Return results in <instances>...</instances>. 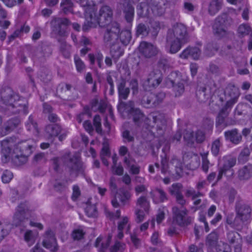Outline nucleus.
<instances>
[{"label": "nucleus", "instance_id": "15", "mask_svg": "<svg viewBox=\"0 0 252 252\" xmlns=\"http://www.w3.org/2000/svg\"><path fill=\"white\" fill-rule=\"evenodd\" d=\"M118 7L122 9L126 22L131 25L134 17V7L131 2L128 0H122L118 3Z\"/></svg>", "mask_w": 252, "mask_h": 252}, {"label": "nucleus", "instance_id": "57", "mask_svg": "<svg viewBox=\"0 0 252 252\" xmlns=\"http://www.w3.org/2000/svg\"><path fill=\"white\" fill-rule=\"evenodd\" d=\"M54 189L57 191H63L67 188V181L62 182L59 180H55L53 183Z\"/></svg>", "mask_w": 252, "mask_h": 252}, {"label": "nucleus", "instance_id": "29", "mask_svg": "<svg viewBox=\"0 0 252 252\" xmlns=\"http://www.w3.org/2000/svg\"><path fill=\"white\" fill-rule=\"evenodd\" d=\"M150 194L156 204L162 203L168 199L166 193L161 189H155L150 192Z\"/></svg>", "mask_w": 252, "mask_h": 252}, {"label": "nucleus", "instance_id": "55", "mask_svg": "<svg viewBox=\"0 0 252 252\" xmlns=\"http://www.w3.org/2000/svg\"><path fill=\"white\" fill-rule=\"evenodd\" d=\"M250 154V149L248 147L244 148L239 155V162L242 163H244L247 161L249 158Z\"/></svg>", "mask_w": 252, "mask_h": 252}, {"label": "nucleus", "instance_id": "13", "mask_svg": "<svg viewBox=\"0 0 252 252\" xmlns=\"http://www.w3.org/2000/svg\"><path fill=\"white\" fill-rule=\"evenodd\" d=\"M230 18L226 14L218 16L215 20L213 25L214 32L215 34L223 37L227 33V27L230 25Z\"/></svg>", "mask_w": 252, "mask_h": 252}, {"label": "nucleus", "instance_id": "45", "mask_svg": "<svg viewBox=\"0 0 252 252\" xmlns=\"http://www.w3.org/2000/svg\"><path fill=\"white\" fill-rule=\"evenodd\" d=\"M26 126L27 129L32 131L33 134H36L39 132L37 124L32 115L29 116L28 120L26 122Z\"/></svg>", "mask_w": 252, "mask_h": 252}, {"label": "nucleus", "instance_id": "38", "mask_svg": "<svg viewBox=\"0 0 252 252\" xmlns=\"http://www.w3.org/2000/svg\"><path fill=\"white\" fill-rule=\"evenodd\" d=\"M150 32V28L149 26L144 23H141L137 25L136 28V35L137 36H141L145 37L149 35Z\"/></svg>", "mask_w": 252, "mask_h": 252}, {"label": "nucleus", "instance_id": "59", "mask_svg": "<svg viewBox=\"0 0 252 252\" xmlns=\"http://www.w3.org/2000/svg\"><path fill=\"white\" fill-rule=\"evenodd\" d=\"M206 134L203 130H197L194 134L195 142L198 144L203 142L206 139Z\"/></svg>", "mask_w": 252, "mask_h": 252}, {"label": "nucleus", "instance_id": "32", "mask_svg": "<svg viewBox=\"0 0 252 252\" xmlns=\"http://www.w3.org/2000/svg\"><path fill=\"white\" fill-rule=\"evenodd\" d=\"M119 101L118 110L123 113H126L128 116L131 115L137 108L135 107L134 103L132 101L125 102L123 101L122 100Z\"/></svg>", "mask_w": 252, "mask_h": 252}, {"label": "nucleus", "instance_id": "35", "mask_svg": "<svg viewBox=\"0 0 252 252\" xmlns=\"http://www.w3.org/2000/svg\"><path fill=\"white\" fill-rule=\"evenodd\" d=\"M252 176V164H248L239 170L238 177L241 181L247 180Z\"/></svg>", "mask_w": 252, "mask_h": 252}, {"label": "nucleus", "instance_id": "52", "mask_svg": "<svg viewBox=\"0 0 252 252\" xmlns=\"http://www.w3.org/2000/svg\"><path fill=\"white\" fill-rule=\"evenodd\" d=\"M38 77L42 81L45 83H48L51 79L50 72L46 68L41 69L38 74Z\"/></svg>", "mask_w": 252, "mask_h": 252}, {"label": "nucleus", "instance_id": "44", "mask_svg": "<svg viewBox=\"0 0 252 252\" xmlns=\"http://www.w3.org/2000/svg\"><path fill=\"white\" fill-rule=\"evenodd\" d=\"M222 2L220 0H213L210 3L208 11L210 15H214L221 8Z\"/></svg>", "mask_w": 252, "mask_h": 252}, {"label": "nucleus", "instance_id": "25", "mask_svg": "<svg viewBox=\"0 0 252 252\" xmlns=\"http://www.w3.org/2000/svg\"><path fill=\"white\" fill-rule=\"evenodd\" d=\"M225 140L235 145L239 144L242 140V136L237 128H233L224 132Z\"/></svg>", "mask_w": 252, "mask_h": 252}, {"label": "nucleus", "instance_id": "56", "mask_svg": "<svg viewBox=\"0 0 252 252\" xmlns=\"http://www.w3.org/2000/svg\"><path fill=\"white\" fill-rule=\"evenodd\" d=\"M150 32L152 38H155L160 29L159 23L158 21H154L151 23Z\"/></svg>", "mask_w": 252, "mask_h": 252}, {"label": "nucleus", "instance_id": "28", "mask_svg": "<svg viewBox=\"0 0 252 252\" xmlns=\"http://www.w3.org/2000/svg\"><path fill=\"white\" fill-rule=\"evenodd\" d=\"M219 235L215 231L208 234L206 238L205 245L209 252L216 249L218 245Z\"/></svg>", "mask_w": 252, "mask_h": 252}, {"label": "nucleus", "instance_id": "36", "mask_svg": "<svg viewBox=\"0 0 252 252\" xmlns=\"http://www.w3.org/2000/svg\"><path fill=\"white\" fill-rule=\"evenodd\" d=\"M112 237L109 236L106 239L102 240V237H98L95 240L94 246L98 248L99 252H104L110 244Z\"/></svg>", "mask_w": 252, "mask_h": 252}, {"label": "nucleus", "instance_id": "34", "mask_svg": "<svg viewBox=\"0 0 252 252\" xmlns=\"http://www.w3.org/2000/svg\"><path fill=\"white\" fill-rule=\"evenodd\" d=\"M78 2L83 7L84 13H94L97 10L96 5L94 0H78Z\"/></svg>", "mask_w": 252, "mask_h": 252}, {"label": "nucleus", "instance_id": "37", "mask_svg": "<svg viewBox=\"0 0 252 252\" xmlns=\"http://www.w3.org/2000/svg\"><path fill=\"white\" fill-rule=\"evenodd\" d=\"M61 130V128L59 125H48L45 129L46 135L48 138L57 136Z\"/></svg>", "mask_w": 252, "mask_h": 252}, {"label": "nucleus", "instance_id": "51", "mask_svg": "<svg viewBox=\"0 0 252 252\" xmlns=\"http://www.w3.org/2000/svg\"><path fill=\"white\" fill-rule=\"evenodd\" d=\"M184 139L188 146H192L195 141L194 133L192 131H187L184 134Z\"/></svg>", "mask_w": 252, "mask_h": 252}, {"label": "nucleus", "instance_id": "24", "mask_svg": "<svg viewBox=\"0 0 252 252\" xmlns=\"http://www.w3.org/2000/svg\"><path fill=\"white\" fill-rule=\"evenodd\" d=\"M20 120L18 118L9 119L5 124V126L0 128V136L6 135L17 127L20 124Z\"/></svg>", "mask_w": 252, "mask_h": 252}, {"label": "nucleus", "instance_id": "1", "mask_svg": "<svg viewBox=\"0 0 252 252\" xmlns=\"http://www.w3.org/2000/svg\"><path fill=\"white\" fill-rule=\"evenodd\" d=\"M0 101L7 106L8 114L28 113V102L26 98L20 96L9 87L0 90Z\"/></svg>", "mask_w": 252, "mask_h": 252}, {"label": "nucleus", "instance_id": "58", "mask_svg": "<svg viewBox=\"0 0 252 252\" xmlns=\"http://www.w3.org/2000/svg\"><path fill=\"white\" fill-rule=\"evenodd\" d=\"M54 25L53 31L55 32L59 35L62 37L66 36V28L57 24H52Z\"/></svg>", "mask_w": 252, "mask_h": 252}, {"label": "nucleus", "instance_id": "41", "mask_svg": "<svg viewBox=\"0 0 252 252\" xmlns=\"http://www.w3.org/2000/svg\"><path fill=\"white\" fill-rule=\"evenodd\" d=\"M226 239L231 245H235L237 243H243L241 235L234 231H229L227 233Z\"/></svg>", "mask_w": 252, "mask_h": 252}, {"label": "nucleus", "instance_id": "47", "mask_svg": "<svg viewBox=\"0 0 252 252\" xmlns=\"http://www.w3.org/2000/svg\"><path fill=\"white\" fill-rule=\"evenodd\" d=\"M117 196L123 205H126L131 197V194L129 191L125 189L120 190L117 193Z\"/></svg>", "mask_w": 252, "mask_h": 252}, {"label": "nucleus", "instance_id": "7", "mask_svg": "<svg viewBox=\"0 0 252 252\" xmlns=\"http://www.w3.org/2000/svg\"><path fill=\"white\" fill-rule=\"evenodd\" d=\"M62 159L68 169L71 176L77 177L79 175L85 176V166L76 155L71 156L70 153L65 154Z\"/></svg>", "mask_w": 252, "mask_h": 252}, {"label": "nucleus", "instance_id": "33", "mask_svg": "<svg viewBox=\"0 0 252 252\" xmlns=\"http://www.w3.org/2000/svg\"><path fill=\"white\" fill-rule=\"evenodd\" d=\"M137 12L138 15L140 17H150L152 12L151 10V2L148 0V3L141 2L137 6Z\"/></svg>", "mask_w": 252, "mask_h": 252}, {"label": "nucleus", "instance_id": "16", "mask_svg": "<svg viewBox=\"0 0 252 252\" xmlns=\"http://www.w3.org/2000/svg\"><path fill=\"white\" fill-rule=\"evenodd\" d=\"M162 81V74L160 71H152L143 83V87L146 91H151L156 88Z\"/></svg>", "mask_w": 252, "mask_h": 252}, {"label": "nucleus", "instance_id": "10", "mask_svg": "<svg viewBox=\"0 0 252 252\" xmlns=\"http://www.w3.org/2000/svg\"><path fill=\"white\" fill-rule=\"evenodd\" d=\"M165 97V94L158 92L157 94L146 93L141 100V104L147 108H155L162 102Z\"/></svg>", "mask_w": 252, "mask_h": 252}, {"label": "nucleus", "instance_id": "2", "mask_svg": "<svg viewBox=\"0 0 252 252\" xmlns=\"http://www.w3.org/2000/svg\"><path fill=\"white\" fill-rule=\"evenodd\" d=\"M188 39L187 27L182 23H177L167 31L166 46L169 53L175 54L188 42Z\"/></svg>", "mask_w": 252, "mask_h": 252}, {"label": "nucleus", "instance_id": "50", "mask_svg": "<svg viewBox=\"0 0 252 252\" xmlns=\"http://www.w3.org/2000/svg\"><path fill=\"white\" fill-rule=\"evenodd\" d=\"M88 57L91 64H94L95 60H96L99 68H102L103 56L101 53H97L96 54L95 57L93 54H90L88 55Z\"/></svg>", "mask_w": 252, "mask_h": 252}, {"label": "nucleus", "instance_id": "20", "mask_svg": "<svg viewBox=\"0 0 252 252\" xmlns=\"http://www.w3.org/2000/svg\"><path fill=\"white\" fill-rule=\"evenodd\" d=\"M43 245L52 252H56L58 250V246L55 233L51 229H48L46 231L43 241Z\"/></svg>", "mask_w": 252, "mask_h": 252}, {"label": "nucleus", "instance_id": "21", "mask_svg": "<svg viewBox=\"0 0 252 252\" xmlns=\"http://www.w3.org/2000/svg\"><path fill=\"white\" fill-rule=\"evenodd\" d=\"M213 92L211 87L208 85L198 86L196 91L197 99L200 103H205L211 98Z\"/></svg>", "mask_w": 252, "mask_h": 252}, {"label": "nucleus", "instance_id": "11", "mask_svg": "<svg viewBox=\"0 0 252 252\" xmlns=\"http://www.w3.org/2000/svg\"><path fill=\"white\" fill-rule=\"evenodd\" d=\"M106 29L103 34V41L107 45H110L118 42V34L120 32V24L115 21L106 26Z\"/></svg>", "mask_w": 252, "mask_h": 252}, {"label": "nucleus", "instance_id": "40", "mask_svg": "<svg viewBox=\"0 0 252 252\" xmlns=\"http://www.w3.org/2000/svg\"><path fill=\"white\" fill-rule=\"evenodd\" d=\"M184 80L179 82L178 80L171 81L172 85L173 91L176 96H179L184 92Z\"/></svg>", "mask_w": 252, "mask_h": 252}, {"label": "nucleus", "instance_id": "27", "mask_svg": "<svg viewBox=\"0 0 252 252\" xmlns=\"http://www.w3.org/2000/svg\"><path fill=\"white\" fill-rule=\"evenodd\" d=\"M52 53L51 48L46 45L37 47L34 51L33 57L37 59L42 60L48 57Z\"/></svg>", "mask_w": 252, "mask_h": 252}, {"label": "nucleus", "instance_id": "43", "mask_svg": "<svg viewBox=\"0 0 252 252\" xmlns=\"http://www.w3.org/2000/svg\"><path fill=\"white\" fill-rule=\"evenodd\" d=\"M58 41L60 44V51L65 58H68L70 57L71 46L67 44L65 40L62 38H59Z\"/></svg>", "mask_w": 252, "mask_h": 252}, {"label": "nucleus", "instance_id": "4", "mask_svg": "<svg viewBox=\"0 0 252 252\" xmlns=\"http://www.w3.org/2000/svg\"><path fill=\"white\" fill-rule=\"evenodd\" d=\"M0 143L5 162L7 161V158H11L12 162L16 166H21L27 162L28 157L23 155L21 153L11 151L10 147L14 143V140L12 137H7L1 141Z\"/></svg>", "mask_w": 252, "mask_h": 252}, {"label": "nucleus", "instance_id": "31", "mask_svg": "<svg viewBox=\"0 0 252 252\" xmlns=\"http://www.w3.org/2000/svg\"><path fill=\"white\" fill-rule=\"evenodd\" d=\"M201 51L197 47H188L180 54V57L182 59H187L189 57L194 60H197L200 57Z\"/></svg>", "mask_w": 252, "mask_h": 252}, {"label": "nucleus", "instance_id": "8", "mask_svg": "<svg viewBox=\"0 0 252 252\" xmlns=\"http://www.w3.org/2000/svg\"><path fill=\"white\" fill-rule=\"evenodd\" d=\"M240 95L239 89L232 84H229L224 92L216 97V102L220 101L221 104L226 101L225 104L233 106L237 101Z\"/></svg>", "mask_w": 252, "mask_h": 252}, {"label": "nucleus", "instance_id": "17", "mask_svg": "<svg viewBox=\"0 0 252 252\" xmlns=\"http://www.w3.org/2000/svg\"><path fill=\"white\" fill-rule=\"evenodd\" d=\"M237 217L242 221H245L251 218V209L240 198H238L235 204Z\"/></svg>", "mask_w": 252, "mask_h": 252}, {"label": "nucleus", "instance_id": "3", "mask_svg": "<svg viewBox=\"0 0 252 252\" xmlns=\"http://www.w3.org/2000/svg\"><path fill=\"white\" fill-rule=\"evenodd\" d=\"M30 217L29 204L20 203L17 207L13 218L12 224L7 219L0 220V241L7 236L12 228V225L26 227Z\"/></svg>", "mask_w": 252, "mask_h": 252}, {"label": "nucleus", "instance_id": "53", "mask_svg": "<svg viewBox=\"0 0 252 252\" xmlns=\"http://www.w3.org/2000/svg\"><path fill=\"white\" fill-rule=\"evenodd\" d=\"M183 186L181 183H174L169 189V192L172 195L176 196L182 193Z\"/></svg>", "mask_w": 252, "mask_h": 252}, {"label": "nucleus", "instance_id": "18", "mask_svg": "<svg viewBox=\"0 0 252 252\" xmlns=\"http://www.w3.org/2000/svg\"><path fill=\"white\" fill-rule=\"evenodd\" d=\"M232 107L233 106L225 104L220 109L216 118V123L217 126L223 125L224 126H227L229 125H233L235 124V121L234 120H231V122L225 121Z\"/></svg>", "mask_w": 252, "mask_h": 252}, {"label": "nucleus", "instance_id": "54", "mask_svg": "<svg viewBox=\"0 0 252 252\" xmlns=\"http://www.w3.org/2000/svg\"><path fill=\"white\" fill-rule=\"evenodd\" d=\"M35 238V234L32 230H27L24 234V240L29 246L34 243Z\"/></svg>", "mask_w": 252, "mask_h": 252}, {"label": "nucleus", "instance_id": "39", "mask_svg": "<svg viewBox=\"0 0 252 252\" xmlns=\"http://www.w3.org/2000/svg\"><path fill=\"white\" fill-rule=\"evenodd\" d=\"M110 53L114 58L118 59L124 54V49L121 47L120 43L118 41L110 45Z\"/></svg>", "mask_w": 252, "mask_h": 252}, {"label": "nucleus", "instance_id": "60", "mask_svg": "<svg viewBox=\"0 0 252 252\" xmlns=\"http://www.w3.org/2000/svg\"><path fill=\"white\" fill-rule=\"evenodd\" d=\"M137 204L139 205L142 208H143L145 211L147 212L149 210L150 204L145 196L140 197L137 201Z\"/></svg>", "mask_w": 252, "mask_h": 252}, {"label": "nucleus", "instance_id": "49", "mask_svg": "<svg viewBox=\"0 0 252 252\" xmlns=\"http://www.w3.org/2000/svg\"><path fill=\"white\" fill-rule=\"evenodd\" d=\"M61 7L63 12L66 14L72 12L73 3L71 0H62Z\"/></svg>", "mask_w": 252, "mask_h": 252}, {"label": "nucleus", "instance_id": "30", "mask_svg": "<svg viewBox=\"0 0 252 252\" xmlns=\"http://www.w3.org/2000/svg\"><path fill=\"white\" fill-rule=\"evenodd\" d=\"M95 13H84L86 21L84 22L82 26V30L85 32H88L91 28H96L98 25L96 20L95 19L94 15Z\"/></svg>", "mask_w": 252, "mask_h": 252}, {"label": "nucleus", "instance_id": "14", "mask_svg": "<svg viewBox=\"0 0 252 252\" xmlns=\"http://www.w3.org/2000/svg\"><path fill=\"white\" fill-rule=\"evenodd\" d=\"M222 166L219 169L217 180H220L223 175L226 176L229 178L233 177L234 171L232 168L236 162V159L231 157H224L223 158Z\"/></svg>", "mask_w": 252, "mask_h": 252}, {"label": "nucleus", "instance_id": "46", "mask_svg": "<svg viewBox=\"0 0 252 252\" xmlns=\"http://www.w3.org/2000/svg\"><path fill=\"white\" fill-rule=\"evenodd\" d=\"M119 38L121 43L126 46L130 42L131 34L129 30H123L119 33Z\"/></svg>", "mask_w": 252, "mask_h": 252}, {"label": "nucleus", "instance_id": "26", "mask_svg": "<svg viewBox=\"0 0 252 252\" xmlns=\"http://www.w3.org/2000/svg\"><path fill=\"white\" fill-rule=\"evenodd\" d=\"M117 86L119 95V101L126 100L130 93V89L126 86V81L121 78L117 82Z\"/></svg>", "mask_w": 252, "mask_h": 252}, {"label": "nucleus", "instance_id": "6", "mask_svg": "<svg viewBox=\"0 0 252 252\" xmlns=\"http://www.w3.org/2000/svg\"><path fill=\"white\" fill-rule=\"evenodd\" d=\"M147 123L151 127L155 136L159 137L163 134L166 124L164 114L158 112L151 113L147 117Z\"/></svg>", "mask_w": 252, "mask_h": 252}, {"label": "nucleus", "instance_id": "23", "mask_svg": "<svg viewBox=\"0 0 252 252\" xmlns=\"http://www.w3.org/2000/svg\"><path fill=\"white\" fill-rule=\"evenodd\" d=\"M151 2V10L154 16H162L165 11L166 0H158L154 1L150 0Z\"/></svg>", "mask_w": 252, "mask_h": 252}, {"label": "nucleus", "instance_id": "42", "mask_svg": "<svg viewBox=\"0 0 252 252\" xmlns=\"http://www.w3.org/2000/svg\"><path fill=\"white\" fill-rule=\"evenodd\" d=\"M219 48V46L217 42H209L205 46L204 53L206 56L211 57L215 55V53L218 51Z\"/></svg>", "mask_w": 252, "mask_h": 252}, {"label": "nucleus", "instance_id": "63", "mask_svg": "<svg viewBox=\"0 0 252 252\" xmlns=\"http://www.w3.org/2000/svg\"><path fill=\"white\" fill-rule=\"evenodd\" d=\"M238 32L240 35L244 36L250 33L251 32V29L249 25L247 24H242L239 27Z\"/></svg>", "mask_w": 252, "mask_h": 252}, {"label": "nucleus", "instance_id": "12", "mask_svg": "<svg viewBox=\"0 0 252 252\" xmlns=\"http://www.w3.org/2000/svg\"><path fill=\"white\" fill-rule=\"evenodd\" d=\"M113 15V11L111 7L104 5L100 8L98 15L96 16L95 13L94 16L100 27H105L112 22Z\"/></svg>", "mask_w": 252, "mask_h": 252}, {"label": "nucleus", "instance_id": "62", "mask_svg": "<svg viewBox=\"0 0 252 252\" xmlns=\"http://www.w3.org/2000/svg\"><path fill=\"white\" fill-rule=\"evenodd\" d=\"M87 115L88 118H90L91 116L90 108L87 106L84 107L83 111L77 116V122L81 123L85 119V117Z\"/></svg>", "mask_w": 252, "mask_h": 252}, {"label": "nucleus", "instance_id": "9", "mask_svg": "<svg viewBox=\"0 0 252 252\" xmlns=\"http://www.w3.org/2000/svg\"><path fill=\"white\" fill-rule=\"evenodd\" d=\"M161 172L164 175H174L172 170L174 168L177 177H181L183 173V168L181 162L176 158H173L170 162V165L168 164L167 159L163 158L161 160Z\"/></svg>", "mask_w": 252, "mask_h": 252}, {"label": "nucleus", "instance_id": "64", "mask_svg": "<svg viewBox=\"0 0 252 252\" xmlns=\"http://www.w3.org/2000/svg\"><path fill=\"white\" fill-rule=\"evenodd\" d=\"M51 24H57L66 28V27L70 24V21L67 18H54L51 22Z\"/></svg>", "mask_w": 252, "mask_h": 252}, {"label": "nucleus", "instance_id": "19", "mask_svg": "<svg viewBox=\"0 0 252 252\" xmlns=\"http://www.w3.org/2000/svg\"><path fill=\"white\" fill-rule=\"evenodd\" d=\"M36 142L33 140H28L18 143L13 151L22 153L29 157L32 152L33 149L36 147Z\"/></svg>", "mask_w": 252, "mask_h": 252}, {"label": "nucleus", "instance_id": "5", "mask_svg": "<svg viewBox=\"0 0 252 252\" xmlns=\"http://www.w3.org/2000/svg\"><path fill=\"white\" fill-rule=\"evenodd\" d=\"M176 197V202L181 205V209L174 206L172 208L173 218L174 220L181 226H187L190 224L192 221V218L187 216L188 210L183 206L186 204V201L182 194L178 195Z\"/></svg>", "mask_w": 252, "mask_h": 252}, {"label": "nucleus", "instance_id": "22", "mask_svg": "<svg viewBox=\"0 0 252 252\" xmlns=\"http://www.w3.org/2000/svg\"><path fill=\"white\" fill-rule=\"evenodd\" d=\"M140 53L146 58H151L157 55V48L152 43L142 41L139 46Z\"/></svg>", "mask_w": 252, "mask_h": 252}, {"label": "nucleus", "instance_id": "48", "mask_svg": "<svg viewBox=\"0 0 252 252\" xmlns=\"http://www.w3.org/2000/svg\"><path fill=\"white\" fill-rule=\"evenodd\" d=\"M130 116H132L134 122L137 126H140L145 119L144 114L139 108H136Z\"/></svg>", "mask_w": 252, "mask_h": 252}, {"label": "nucleus", "instance_id": "61", "mask_svg": "<svg viewBox=\"0 0 252 252\" xmlns=\"http://www.w3.org/2000/svg\"><path fill=\"white\" fill-rule=\"evenodd\" d=\"M85 212L89 217H95L97 215V209L94 205H87Z\"/></svg>", "mask_w": 252, "mask_h": 252}]
</instances>
